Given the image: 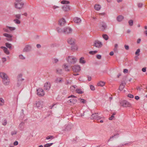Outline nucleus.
<instances>
[{"instance_id":"63","label":"nucleus","mask_w":147,"mask_h":147,"mask_svg":"<svg viewBox=\"0 0 147 147\" xmlns=\"http://www.w3.org/2000/svg\"><path fill=\"white\" fill-rule=\"evenodd\" d=\"M59 8V6L54 5L53 7V8L54 9H55L56 8Z\"/></svg>"},{"instance_id":"35","label":"nucleus","mask_w":147,"mask_h":147,"mask_svg":"<svg viewBox=\"0 0 147 147\" xmlns=\"http://www.w3.org/2000/svg\"><path fill=\"white\" fill-rule=\"evenodd\" d=\"M14 22L17 24H19L20 23V21L18 19H15L13 20Z\"/></svg>"},{"instance_id":"64","label":"nucleus","mask_w":147,"mask_h":147,"mask_svg":"<svg viewBox=\"0 0 147 147\" xmlns=\"http://www.w3.org/2000/svg\"><path fill=\"white\" fill-rule=\"evenodd\" d=\"M18 144V142L17 141H15L13 143V145L14 146H16Z\"/></svg>"},{"instance_id":"34","label":"nucleus","mask_w":147,"mask_h":147,"mask_svg":"<svg viewBox=\"0 0 147 147\" xmlns=\"http://www.w3.org/2000/svg\"><path fill=\"white\" fill-rule=\"evenodd\" d=\"M4 100L2 98H0V105H4Z\"/></svg>"},{"instance_id":"1","label":"nucleus","mask_w":147,"mask_h":147,"mask_svg":"<svg viewBox=\"0 0 147 147\" xmlns=\"http://www.w3.org/2000/svg\"><path fill=\"white\" fill-rule=\"evenodd\" d=\"M120 104L121 106L124 107H130L131 106V104L126 100L121 101Z\"/></svg>"},{"instance_id":"49","label":"nucleus","mask_w":147,"mask_h":147,"mask_svg":"<svg viewBox=\"0 0 147 147\" xmlns=\"http://www.w3.org/2000/svg\"><path fill=\"white\" fill-rule=\"evenodd\" d=\"M54 138V137L52 136H48L46 138V139L47 140H49L51 139H53Z\"/></svg>"},{"instance_id":"21","label":"nucleus","mask_w":147,"mask_h":147,"mask_svg":"<svg viewBox=\"0 0 147 147\" xmlns=\"http://www.w3.org/2000/svg\"><path fill=\"white\" fill-rule=\"evenodd\" d=\"M1 48L3 49L4 52L7 55H9V51L7 49L6 47H1Z\"/></svg>"},{"instance_id":"16","label":"nucleus","mask_w":147,"mask_h":147,"mask_svg":"<svg viewBox=\"0 0 147 147\" xmlns=\"http://www.w3.org/2000/svg\"><path fill=\"white\" fill-rule=\"evenodd\" d=\"M62 9L65 11H68L70 9V7L67 5H65L62 6Z\"/></svg>"},{"instance_id":"60","label":"nucleus","mask_w":147,"mask_h":147,"mask_svg":"<svg viewBox=\"0 0 147 147\" xmlns=\"http://www.w3.org/2000/svg\"><path fill=\"white\" fill-rule=\"evenodd\" d=\"M142 70L143 72H145L146 71V67H144L142 68Z\"/></svg>"},{"instance_id":"58","label":"nucleus","mask_w":147,"mask_h":147,"mask_svg":"<svg viewBox=\"0 0 147 147\" xmlns=\"http://www.w3.org/2000/svg\"><path fill=\"white\" fill-rule=\"evenodd\" d=\"M128 144H129V143H125L124 144H121L120 145H119V146H116V147H122L124 145H125Z\"/></svg>"},{"instance_id":"22","label":"nucleus","mask_w":147,"mask_h":147,"mask_svg":"<svg viewBox=\"0 0 147 147\" xmlns=\"http://www.w3.org/2000/svg\"><path fill=\"white\" fill-rule=\"evenodd\" d=\"M31 49V47L29 45H27L23 49L24 52H28Z\"/></svg>"},{"instance_id":"32","label":"nucleus","mask_w":147,"mask_h":147,"mask_svg":"<svg viewBox=\"0 0 147 147\" xmlns=\"http://www.w3.org/2000/svg\"><path fill=\"white\" fill-rule=\"evenodd\" d=\"M105 83L104 82L101 81L98 83V85L99 86H103L105 85Z\"/></svg>"},{"instance_id":"38","label":"nucleus","mask_w":147,"mask_h":147,"mask_svg":"<svg viewBox=\"0 0 147 147\" xmlns=\"http://www.w3.org/2000/svg\"><path fill=\"white\" fill-rule=\"evenodd\" d=\"M5 45L7 48L9 49H11V44L8 43H5Z\"/></svg>"},{"instance_id":"36","label":"nucleus","mask_w":147,"mask_h":147,"mask_svg":"<svg viewBox=\"0 0 147 147\" xmlns=\"http://www.w3.org/2000/svg\"><path fill=\"white\" fill-rule=\"evenodd\" d=\"M80 62L81 63H85L86 62L84 60V58L81 57L80 59Z\"/></svg>"},{"instance_id":"5","label":"nucleus","mask_w":147,"mask_h":147,"mask_svg":"<svg viewBox=\"0 0 147 147\" xmlns=\"http://www.w3.org/2000/svg\"><path fill=\"white\" fill-rule=\"evenodd\" d=\"M94 45L97 48H100L102 46V44L100 41L97 40L95 41Z\"/></svg>"},{"instance_id":"51","label":"nucleus","mask_w":147,"mask_h":147,"mask_svg":"<svg viewBox=\"0 0 147 147\" xmlns=\"http://www.w3.org/2000/svg\"><path fill=\"white\" fill-rule=\"evenodd\" d=\"M90 89L92 90H95V88L94 86L92 85H90Z\"/></svg>"},{"instance_id":"8","label":"nucleus","mask_w":147,"mask_h":147,"mask_svg":"<svg viewBox=\"0 0 147 147\" xmlns=\"http://www.w3.org/2000/svg\"><path fill=\"white\" fill-rule=\"evenodd\" d=\"M67 42L69 45L71 46L72 49L74 45V38H69L67 40Z\"/></svg>"},{"instance_id":"24","label":"nucleus","mask_w":147,"mask_h":147,"mask_svg":"<svg viewBox=\"0 0 147 147\" xmlns=\"http://www.w3.org/2000/svg\"><path fill=\"white\" fill-rule=\"evenodd\" d=\"M62 67L65 71H69V69L68 68V66L66 64H63L62 65Z\"/></svg>"},{"instance_id":"46","label":"nucleus","mask_w":147,"mask_h":147,"mask_svg":"<svg viewBox=\"0 0 147 147\" xmlns=\"http://www.w3.org/2000/svg\"><path fill=\"white\" fill-rule=\"evenodd\" d=\"M140 52V50L139 49H138L135 52V54L137 55L138 56L139 55V53Z\"/></svg>"},{"instance_id":"48","label":"nucleus","mask_w":147,"mask_h":147,"mask_svg":"<svg viewBox=\"0 0 147 147\" xmlns=\"http://www.w3.org/2000/svg\"><path fill=\"white\" fill-rule=\"evenodd\" d=\"M22 84V82L20 81H18V82L17 83V86L19 87H20Z\"/></svg>"},{"instance_id":"56","label":"nucleus","mask_w":147,"mask_h":147,"mask_svg":"<svg viewBox=\"0 0 147 147\" xmlns=\"http://www.w3.org/2000/svg\"><path fill=\"white\" fill-rule=\"evenodd\" d=\"M7 121L6 120H5L2 123V125H6L7 124Z\"/></svg>"},{"instance_id":"13","label":"nucleus","mask_w":147,"mask_h":147,"mask_svg":"<svg viewBox=\"0 0 147 147\" xmlns=\"http://www.w3.org/2000/svg\"><path fill=\"white\" fill-rule=\"evenodd\" d=\"M4 36L7 37L6 40L8 41H11L12 40V35L7 33H4L3 34Z\"/></svg>"},{"instance_id":"10","label":"nucleus","mask_w":147,"mask_h":147,"mask_svg":"<svg viewBox=\"0 0 147 147\" xmlns=\"http://www.w3.org/2000/svg\"><path fill=\"white\" fill-rule=\"evenodd\" d=\"M107 28V25L105 23L102 22L100 26V29L101 31H104Z\"/></svg>"},{"instance_id":"62","label":"nucleus","mask_w":147,"mask_h":147,"mask_svg":"<svg viewBox=\"0 0 147 147\" xmlns=\"http://www.w3.org/2000/svg\"><path fill=\"white\" fill-rule=\"evenodd\" d=\"M126 50H128L129 49V47L128 45H125L124 46Z\"/></svg>"},{"instance_id":"40","label":"nucleus","mask_w":147,"mask_h":147,"mask_svg":"<svg viewBox=\"0 0 147 147\" xmlns=\"http://www.w3.org/2000/svg\"><path fill=\"white\" fill-rule=\"evenodd\" d=\"M97 51H91L89 52V53L91 55H94L97 53Z\"/></svg>"},{"instance_id":"3","label":"nucleus","mask_w":147,"mask_h":147,"mask_svg":"<svg viewBox=\"0 0 147 147\" xmlns=\"http://www.w3.org/2000/svg\"><path fill=\"white\" fill-rule=\"evenodd\" d=\"M24 4V3L21 1L19 2H16L15 3V7L17 9H20L22 7Z\"/></svg>"},{"instance_id":"30","label":"nucleus","mask_w":147,"mask_h":147,"mask_svg":"<svg viewBox=\"0 0 147 147\" xmlns=\"http://www.w3.org/2000/svg\"><path fill=\"white\" fill-rule=\"evenodd\" d=\"M67 102L70 105H71L72 104H73L74 99L71 98L69 99V100Z\"/></svg>"},{"instance_id":"37","label":"nucleus","mask_w":147,"mask_h":147,"mask_svg":"<svg viewBox=\"0 0 147 147\" xmlns=\"http://www.w3.org/2000/svg\"><path fill=\"white\" fill-rule=\"evenodd\" d=\"M102 36L103 38L105 40H107L109 39V37L107 34H103Z\"/></svg>"},{"instance_id":"12","label":"nucleus","mask_w":147,"mask_h":147,"mask_svg":"<svg viewBox=\"0 0 147 147\" xmlns=\"http://www.w3.org/2000/svg\"><path fill=\"white\" fill-rule=\"evenodd\" d=\"M43 105V102L42 101H38L36 103V106L38 109H40L42 107Z\"/></svg>"},{"instance_id":"9","label":"nucleus","mask_w":147,"mask_h":147,"mask_svg":"<svg viewBox=\"0 0 147 147\" xmlns=\"http://www.w3.org/2000/svg\"><path fill=\"white\" fill-rule=\"evenodd\" d=\"M67 60L70 66L74 63V57L73 56H68Z\"/></svg>"},{"instance_id":"31","label":"nucleus","mask_w":147,"mask_h":147,"mask_svg":"<svg viewBox=\"0 0 147 147\" xmlns=\"http://www.w3.org/2000/svg\"><path fill=\"white\" fill-rule=\"evenodd\" d=\"M6 28L8 29L9 30L11 31H12L16 30V28L14 27H11L8 26H6Z\"/></svg>"},{"instance_id":"54","label":"nucleus","mask_w":147,"mask_h":147,"mask_svg":"<svg viewBox=\"0 0 147 147\" xmlns=\"http://www.w3.org/2000/svg\"><path fill=\"white\" fill-rule=\"evenodd\" d=\"M19 57L20 59H25V58L22 55H19Z\"/></svg>"},{"instance_id":"11","label":"nucleus","mask_w":147,"mask_h":147,"mask_svg":"<svg viewBox=\"0 0 147 147\" xmlns=\"http://www.w3.org/2000/svg\"><path fill=\"white\" fill-rule=\"evenodd\" d=\"M66 23L65 20L63 18L60 19L59 21L58 24L59 25L61 26H64Z\"/></svg>"},{"instance_id":"45","label":"nucleus","mask_w":147,"mask_h":147,"mask_svg":"<svg viewBox=\"0 0 147 147\" xmlns=\"http://www.w3.org/2000/svg\"><path fill=\"white\" fill-rule=\"evenodd\" d=\"M130 26H132L133 24V21L132 20H130L128 22Z\"/></svg>"},{"instance_id":"52","label":"nucleus","mask_w":147,"mask_h":147,"mask_svg":"<svg viewBox=\"0 0 147 147\" xmlns=\"http://www.w3.org/2000/svg\"><path fill=\"white\" fill-rule=\"evenodd\" d=\"M2 62L3 63H4V62H5L7 60L6 58L5 57H3L1 59Z\"/></svg>"},{"instance_id":"44","label":"nucleus","mask_w":147,"mask_h":147,"mask_svg":"<svg viewBox=\"0 0 147 147\" xmlns=\"http://www.w3.org/2000/svg\"><path fill=\"white\" fill-rule=\"evenodd\" d=\"M24 125V122H21L19 125V127L21 129Z\"/></svg>"},{"instance_id":"20","label":"nucleus","mask_w":147,"mask_h":147,"mask_svg":"<svg viewBox=\"0 0 147 147\" xmlns=\"http://www.w3.org/2000/svg\"><path fill=\"white\" fill-rule=\"evenodd\" d=\"M126 83L124 82H122L119 86V89L120 90H122L124 88Z\"/></svg>"},{"instance_id":"55","label":"nucleus","mask_w":147,"mask_h":147,"mask_svg":"<svg viewBox=\"0 0 147 147\" xmlns=\"http://www.w3.org/2000/svg\"><path fill=\"white\" fill-rule=\"evenodd\" d=\"M128 97H129L130 98H134V95L132 94H129L128 95Z\"/></svg>"},{"instance_id":"19","label":"nucleus","mask_w":147,"mask_h":147,"mask_svg":"<svg viewBox=\"0 0 147 147\" xmlns=\"http://www.w3.org/2000/svg\"><path fill=\"white\" fill-rule=\"evenodd\" d=\"M0 77L3 80L8 77L6 74L3 72L0 73Z\"/></svg>"},{"instance_id":"7","label":"nucleus","mask_w":147,"mask_h":147,"mask_svg":"<svg viewBox=\"0 0 147 147\" xmlns=\"http://www.w3.org/2000/svg\"><path fill=\"white\" fill-rule=\"evenodd\" d=\"M51 84L49 82H47L44 85V89L45 90H48L51 88Z\"/></svg>"},{"instance_id":"41","label":"nucleus","mask_w":147,"mask_h":147,"mask_svg":"<svg viewBox=\"0 0 147 147\" xmlns=\"http://www.w3.org/2000/svg\"><path fill=\"white\" fill-rule=\"evenodd\" d=\"M15 17L16 18V19H20L21 18V15L20 14H16L15 15Z\"/></svg>"},{"instance_id":"2","label":"nucleus","mask_w":147,"mask_h":147,"mask_svg":"<svg viewBox=\"0 0 147 147\" xmlns=\"http://www.w3.org/2000/svg\"><path fill=\"white\" fill-rule=\"evenodd\" d=\"M72 31L71 28L69 27H66L64 28V34H69L71 33Z\"/></svg>"},{"instance_id":"47","label":"nucleus","mask_w":147,"mask_h":147,"mask_svg":"<svg viewBox=\"0 0 147 147\" xmlns=\"http://www.w3.org/2000/svg\"><path fill=\"white\" fill-rule=\"evenodd\" d=\"M53 144V143H50V144L48 143V144H45L44 146V147H49V146H51Z\"/></svg>"},{"instance_id":"61","label":"nucleus","mask_w":147,"mask_h":147,"mask_svg":"<svg viewBox=\"0 0 147 147\" xmlns=\"http://www.w3.org/2000/svg\"><path fill=\"white\" fill-rule=\"evenodd\" d=\"M128 70L127 69H124L123 70V72L124 73H128Z\"/></svg>"},{"instance_id":"17","label":"nucleus","mask_w":147,"mask_h":147,"mask_svg":"<svg viewBox=\"0 0 147 147\" xmlns=\"http://www.w3.org/2000/svg\"><path fill=\"white\" fill-rule=\"evenodd\" d=\"M81 70L80 67L79 65H74V72H78Z\"/></svg>"},{"instance_id":"18","label":"nucleus","mask_w":147,"mask_h":147,"mask_svg":"<svg viewBox=\"0 0 147 147\" xmlns=\"http://www.w3.org/2000/svg\"><path fill=\"white\" fill-rule=\"evenodd\" d=\"M81 22V20L80 18L78 17H75L74 18V23L79 24Z\"/></svg>"},{"instance_id":"15","label":"nucleus","mask_w":147,"mask_h":147,"mask_svg":"<svg viewBox=\"0 0 147 147\" xmlns=\"http://www.w3.org/2000/svg\"><path fill=\"white\" fill-rule=\"evenodd\" d=\"M119 134L118 133H116L114 134L113 135L111 136L110 138L108 140V142H109L111 140L112 138H117L119 137Z\"/></svg>"},{"instance_id":"27","label":"nucleus","mask_w":147,"mask_h":147,"mask_svg":"<svg viewBox=\"0 0 147 147\" xmlns=\"http://www.w3.org/2000/svg\"><path fill=\"white\" fill-rule=\"evenodd\" d=\"M124 18L122 16H119L117 18V20L119 22L121 21Z\"/></svg>"},{"instance_id":"14","label":"nucleus","mask_w":147,"mask_h":147,"mask_svg":"<svg viewBox=\"0 0 147 147\" xmlns=\"http://www.w3.org/2000/svg\"><path fill=\"white\" fill-rule=\"evenodd\" d=\"M9 80L8 77L5 78L3 80V82L5 85H9Z\"/></svg>"},{"instance_id":"4","label":"nucleus","mask_w":147,"mask_h":147,"mask_svg":"<svg viewBox=\"0 0 147 147\" xmlns=\"http://www.w3.org/2000/svg\"><path fill=\"white\" fill-rule=\"evenodd\" d=\"M37 94L39 96H43L45 94L43 90L41 88H39L37 90Z\"/></svg>"},{"instance_id":"43","label":"nucleus","mask_w":147,"mask_h":147,"mask_svg":"<svg viewBox=\"0 0 147 147\" xmlns=\"http://www.w3.org/2000/svg\"><path fill=\"white\" fill-rule=\"evenodd\" d=\"M139 8H141L142 7L143 4L142 3H139L137 4Z\"/></svg>"},{"instance_id":"26","label":"nucleus","mask_w":147,"mask_h":147,"mask_svg":"<svg viewBox=\"0 0 147 147\" xmlns=\"http://www.w3.org/2000/svg\"><path fill=\"white\" fill-rule=\"evenodd\" d=\"M55 82L57 83H61L63 81L62 78H57L55 80Z\"/></svg>"},{"instance_id":"6","label":"nucleus","mask_w":147,"mask_h":147,"mask_svg":"<svg viewBox=\"0 0 147 147\" xmlns=\"http://www.w3.org/2000/svg\"><path fill=\"white\" fill-rule=\"evenodd\" d=\"M99 114L98 113H95L92 114L91 115V118L92 119H97L99 120V119H101V117H100L98 116V115Z\"/></svg>"},{"instance_id":"39","label":"nucleus","mask_w":147,"mask_h":147,"mask_svg":"<svg viewBox=\"0 0 147 147\" xmlns=\"http://www.w3.org/2000/svg\"><path fill=\"white\" fill-rule=\"evenodd\" d=\"M79 100L80 101V102L83 104L86 103V100L82 98H79Z\"/></svg>"},{"instance_id":"57","label":"nucleus","mask_w":147,"mask_h":147,"mask_svg":"<svg viewBox=\"0 0 147 147\" xmlns=\"http://www.w3.org/2000/svg\"><path fill=\"white\" fill-rule=\"evenodd\" d=\"M96 57L98 59H101V56L100 55H96Z\"/></svg>"},{"instance_id":"53","label":"nucleus","mask_w":147,"mask_h":147,"mask_svg":"<svg viewBox=\"0 0 147 147\" xmlns=\"http://www.w3.org/2000/svg\"><path fill=\"white\" fill-rule=\"evenodd\" d=\"M17 132L15 131H13L11 133V134L12 136L14 134H17Z\"/></svg>"},{"instance_id":"25","label":"nucleus","mask_w":147,"mask_h":147,"mask_svg":"<svg viewBox=\"0 0 147 147\" xmlns=\"http://www.w3.org/2000/svg\"><path fill=\"white\" fill-rule=\"evenodd\" d=\"M101 7V6L98 4H96L94 6V9L97 11L99 10L100 9Z\"/></svg>"},{"instance_id":"28","label":"nucleus","mask_w":147,"mask_h":147,"mask_svg":"<svg viewBox=\"0 0 147 147\" xmlns=\"http://www.w3.org/2000/svg\"><path fill=\"white\" fill-rule=\"evenodd\" d=\"M76 93L79 94H82L83 93V92L80 89L77 88L76 90Z\"/></svg>"},{"instance_id":"59","label":"nucleus","mask_w":147,"mask_h":147,"mask_svg":"<svg viewBox=\"0 0 147 147\" xmlns=\"http://www.w3.org/2000/svg\"><path fill=\"white\" fill-rule=\"evenodd\" d=\"M78 47L77 45L74 46V50H78Z\"/></svg>"},{"instance_id":"42","label":"nucleus","mask_w":147,"mask_h":147,"mask_svg":"<svg viewBox=\"0 0 147 147\" xmlns=\"http://www.w3.org/2000/svg\"><path fill=\"white\" fill-rule=\"evenodd\" d=\"M115 113H113L111 116L109 118V120H112L114 117V115H115Z\"/></svg>"},{"instance_id":"50","label":"nucleus","mask_w":147,"mask_h":147,"mask_svg":"<svg viewBox=\"0 0 147 147\" xmlns=\"http://www.w3.org/2000/svg\"><path fill=\"white\" fill-rule=\"evenodd\" d=\"M22 76V75L21 74H19V75H18V80H20V78H21Z\"/></svg>"},{"instance_id":"23","label":"nucleus","mask_w":147,"mask_h":147,"mask_svg":"<svg viewBox=\"0 0 147 147\" xmlns=\"http://www.w3.org/2000/svg\"><path fill=\"white\" fill-rule=\"evenodd\" d=\"M56 30L59 33H64V29H62L59 27H58L56 28Z\"/></svg>"},{"instance_id":"29","label":"nucleus","mask_w":147,"mask_h":147,"mask_svg":"<svg viewBox=\"0 0 147 147\" xmlns=\"http://www.w3.org/2000/svg\"><path fill=\"white\" fill-rule=\"evenodd\" d=\"M61 3L62 4H68L70 3V2L69 1L64 0L61 1Z\"/></svg>"},{"instance_id":"33","label":"nucleus","mask_w":147,"mask_h":147,"mask_svg":"<svg viewBox=\"0 0 147 147\" xmlns=\"http://www.w3.org/2000/svg\"><path fill=\"white\" fill-rule=\"evenodd\" d=\"M57 73L58 74H62V69H56Z\"/></svg>"}]
</instances>
